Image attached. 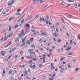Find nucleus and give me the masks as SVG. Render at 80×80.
<instances>
[{
	"instance_id": "obj_1",
	"label": "nucleus",
	"mask_w": 80,
	"mask_h": 80,
	"mask_svg": "<svg viewBox=\"0 0 80 80\" xmlns=\"http://www.w3.org/2000/svg\"><path fill=\"white\" fill-rule=\"evenodd\" d=\"M30 56L29 57H27L28 58H30V59H31V58H32L33 57H34L35 55V52H32L31 53H30Z\"/></svg>"
},
{
	"instance_id": "obj_2",
	"label": "nucleus",
	"mask_w": 80,
	"mask_h": 80,
	"mask_svg": "<svg viewBox=\"0 0 80 80\" xmlns=\"http://www.w3.org/2000/svg\"><path fill=\"white\" fill-rule=\"evenodd\" d=\"M23 30H22L21 31V33L19 34L18 35V37L20 38L21 37H22V36H23Z\"/></svg>"
},
{
	"instance_id": "obj_3",
	"label": "nucleus",
	"mask_w": 80,
	"mask_h": 80,
	"mask_svg": "<svg viewBox=\"0 0 80 80\" xmlns=\"http://www.w3.org/2000/svg\"><path fill=\"white\" fill-rule=\"evenodd\" d=\"M2 56H3L5 55L6 52L4 51H2L0 52Z\"/></svg>"
},
{
	"instance_id": "obj_4",
	"label": "nucleus",
	"mask_w": 80,
	"mask_h": 80,
	"mask_svg": "<svg viewBox=\"0 0 80 80\" xmlns=\"http://www.w3.org/2000/svg\"><path fill=\"white\" fill-rule=\"evenodd\" d=\"M25 15H26V14H24L21 18L18 19V20L17 21V22H18L20 21V20H22V18H23V17H25Z\"/></svg>"
},
{
	"instance_id": "obj_5",
	"label": "nucleus",
	"mask_w": 80,
	"mask_h": 80,
	"mask_svg": "<svg viewBox=\"0 0 80 80\" xmlns=\"http://www.w3.org/2000/svg\"><path fill=\"white\" fill-rule=\"evenodd\" d=\"M28 52L29 53H32L33 52V50L32 49H29L28 50Z\"/></svg>"
},
{
	"instance_id": "obj_6",
	"label": "nucleus",
	"mask_w": 80,
	"mask_h": 80,
	"mask_svg": "<svg viewBox=\"0 0 80 80\" xmlns=\"http://www.w3.org/2000/svg\"><path fill=\"white\" fill-rule=\"evenodd\" d=\"M23 73L24 76H28V72L27 71L24 72Z\"/></svg>"
},
{
	"instance_id": "obj_7",
	"label": "nucleus",
	"mask_w": 80,
	"mask_h": 80,
	"mask_svg": "<svg viewBox=\"0 0 80 80\" xmlns=\"http://www.w3.org/2000/svg\"><path fill=\"white\" fill-rule=\"evenodd\" d=\"M23 23H24V20H23V19H22L21 21V24H19V27H21Z\"/></svg>"
},
{
	"instance_id": "obj_8",
	"label": "nucleus",
	"mask_w": 80,
	"mask_h": 80,
	"mask_svg": "<svg viewBox=\"0 0 80 80\" xmlns=\"http://www.w3.org/2000/svg\"><path fill=\"white\" fill-rule=\"evenodd\" d=\"M42 36H43V35H46V36H48V35L47 34V33L45 32H44L43 33L41 34Z\"/></svg>"
},
{
	"instance_id": "obj_9",
	"label": "nucleus",
	"mask_w": 80,
	"mask_h": 80,
	"mask_svg": "<svg viewBox=\"0 0 80 80\" xmlns=\"http://www.w3.org/2000/svg\"><path fill=\"white\" fill-rule=\"evenodd\" d=\"M19 41V39L18 38H15V43H17Z\"/></svg>"
},
{
	"instance_id": "obj_10",
	"label": "nucleus",
	"mask_w": 80,
	"mask_h": 80,
	"mask_svg": "<svg viewBox=\"0 0 80 80\" xmlns=\"http://www.w3.org/2000/svg\"><path fill=\"white\" fill-rule=\"evenodd\" d=\"M13 32H11V34L8 35V37L10 38V37H11L12 35H13Z\"/></svg>"
},
{
	"instance_id": "obj_11",
	"label": "nucleus",
	"mask_w": 80,
	"mask_h": 80,
	"mask_svg": "<svg viewBox=\"0 0 80 80\" xmlns=\"http://www.w3.org/2000/svg\"><path fill=\"white\" fill-rule=\"evenodd\" d=\"M12 55H13V54H12L11 56H9L8 58L6 59V61H7V62H8V60H9V59H10V58H11V57L12 56Z\"/></svg>"
},
{
	"instance_id": "obj_12",
	"label": "nucleus",
	"mask_w": 80,
	"mask_h": 80,
	"mask_svg": "<svg viewBox=\"0 0 80 80\" xmlns=\"http://www.w3.org/2000/svg\"><path fill=\"white\" fill-rule=\"evenodd\" d=\"M14 19H15V17H10L9 19V21L10 22V21H11V20H14Z\"/></svg>"
},
{
	"instance_id": "obj_13",
	"label": "nucleus",
	"mask_w": 80,
	"mask_h": 80,
	"mask_svg": "<svg viewBox=\"0 0 80 80\" xmlns=\"http://www.w3.org/2000/svg\"><path fill=\"white\" fill-rule=\"evenodd\" d=\"M27 37H25L23 39H22V43H23L24 42H25V40H26V39H27Z\"/></svg>"
},
{
	"instance_id": "obj_14",
	"label": "nucleus",
	"mask_w": 80,
	"mask_h": 80,
	"mask_svg": "<svg viewBox=\"0 0 80 80\" xmlns=\"http://www.w3.org/2000/svg\"><path fill=\"white\" fill-rule=\"evenodd\" d=\"M13 72V71L12 70H10L9 71V72L8 73V75H10L12 73V72Z\"/></svg>"
},
{
	"instance_id": "obj_15",
	"label": "nucleus",
	"mask_w": 80,
	"mask_h": 80,
	"mask_svg": "<svg viewBox=\"0 0 80 80\" xmlns=\"http://www.w3.org/2000/svg\"><path fill=\"white\" fill-rule=\"evenodd\" d=\"M10 45H11V42H9L6 46L5 47H9Z\"/></svg>"
},
{
	"instance_id": "obj_16",
	"label": "nucleus",
	"mask_w": 80,
	"mask_h": 80,
	"mask_svg": "<svg viewBox=\"0 0 80 80\" xmlns=\"http://www.w3.org/2000/svg\"><path fill=\"white\" fill-rule=\"evenodd\" d=\"M2 75L3 76H5V70H3V71Z\"/></svg>"
},
{
	"instance_id": "obj_17",
	"label": "nucleus",
	"mask_w": 80,
	"mask_h": 80,
	"mask_svg": "<svg viewBox=\"0 0 80 80\" xmlns=\"http://www.w3.org/2000/svg\"><path fill=\"white\" fill-rule=\"evenodd\" d=\"M7 39H8V36H6L4 38L3 41H6Z\"/></svg>"
},
{
	"instance_id": "obj_18",
	"label": "nucleus",
	"mask_w": 80,
	"mask_h": 80,
	"mask_svg": "<svg viewBox=\"0 0 80 80\" xmlns=\"http://www.w3.org/2000/svg\"><path fill=\"white\" fill-rule=\"evenodd\" d=\"M47 57V55H46L45 54H44L43 55V57L42 58V59H45V57Z\"/></svg>"
},
{
	"instance_id": "obj_19",
	"label": "nucleus",
	"mask_w": 80,
	"mask_h": 80,
	"mask_svg": "<svg viewBox=\"0 0 80 80\" xmlns=\"http://www.w3.org/2000/svg\"><path fill=\"white\" fill-rule=\"evenodd\" d=\"M26 43H27L28 45H30V44L31 43L30 42V41L28 40L27 41Z\"/></svg>"
},
{
	"instance_id": "obj_20",
	"label": "nucleus",
	"mask_w": 80,
	"mask_h": 80,
	"mask_svg": "<svg viewBox=\"0 0 80 80\" xmlns=\"http://www.w3.org/2000/svg\"><path fill=\"white\" fill-rule=\"evenodd\" d=\"M68 2H72V3L74 2V1H73V0H68Z\"/></svg>"
},
{
	"instance_id": "obj_21",
	"label": "nucleus",
	"mask_w": 80,
	"mask_h": 80,
	"mask_svg": "<svg viewBox=\"0 0 80 80\" xmlns=\"http://www.w3.org/2000/svg\"><path fill=\"white\" fill-rule=\"evenodd\" d=\"M11 30H12V26H10L9 27V30H8V32H10Z\"/></svg>"
},
{
	"instance_id": "obj_22",
	"label": "nucleus",
	"mask_w": 80,
	"mask_h": 80,
	"mask_svg": "<svg viewBox=\"0 0 80 80\" xmlns=\"http://www.w3.org/2000/svg\"><path fill=\"white\" fill-rule=\"evenodd\" d=\"M26 45V43L25 42H24L23 44H22L21 45H20V47H23Z\"/></svg>"
},
{
	"instance_id": "obj_23",
	"label": "nucleus",
	"mask_w": 80,
	"mask_h": 80,
	"mask_svg": "<svg viewBox=\"0 0 80 80\" xmlns=\"http://www.w3.org/2000/svg\"><path fill=\"white\" fill-rule=\"evenodd\" d=\"M33 18V16H31L30 17H29L28 19V20L29 21V20H31L32 18Z\"/></svg>"
},
{
	"instance_id": "obj_24",
	"label": "nucleus",
	"mask_w": 80,
	"mask_h": 80,
	"mask_svg": "<svg viewBox=\"0 0 80 80\" xmlns=\"http://www.w3.org/2000/svg\"><path fill=\"white\" fill-rule=\"evenodd\" d=\"M37 0V1H40V3H42V1L43 0H33V2H35Z\"/></svg>"
},
{
	"instance_id": "obj_25",
	"label": "nucleus",
	"mask_w": 80,
	"mask_h": 80,
	"mask_svg": "<svg viewBox=\"0 0 80 80\" xmlns=\"http://www.w3.org/2000/svg\"><path fill=\"white\" fill-rule=\"evenodd\" d=\"M31 48H35L36 47L34 45H32L31 46Z\"/></svg>"
},
{
	"instance_id": "obj_26",
	"label": "nucleus",
	"mask_w": 80,
	"mask_h": 80,
	"mask_svg": "<svg viewBox=\"0 0 80 80\" xmlns=\"http://www.w3.org/2000/svg\"><path fill=\"white\" fill-rule=\"evenodd\" d=\"M72 48H71V47H68V49H67L66 51H69L70 50H71V49Z\"/></svg>"
},
{
	"instance_id": "obj_27",
	"label": "nucleus",
	"mask_w": 80,
	"mask_h": 80,
	"mask_svg": "<svg viewBox=\"0 0 80 80\" xmlns=\"http://www.w3.org/2000/svg\"><path fill=\"white\" fill-rule=\"evenodd\" d=\"M52 35L54 36V37H57V35L56 32L54 33V34H53Z\"/></svg>"
},
{
	"instance_id": "obj_28",
	"label": "nucleus",
	"mask_w": 80,
	"mask_h": 80,
	"mask_svg": "<svg viewBox=\"0 0 80 80\" xmlns=\"http://www.w3.org/2000/svg\"><path fill=\"white\" fill-rule=\"evenodd\" d=\"M20 14V13L16 12L15 13V15H19Z\"/></svg>"
},
{
	"instance_id": "obj_29",
	"label": "nucleus",
	"mask_w": 80,
	"mask_h": 80,
	"mask_svg": "<svg viewBox=\"0 0 80 80\" xmlns=\"http://www.w3.org/2000/svg\"><path fill=\"white\" fill-rule=\"evenodd\" d=\"M10 80H13L14 79V77L12 76L11 77H10Z\"/></svg>"
},
{
	"instance_id": "obj_30",
	"label": "nucleus",
	"mask_w": 80,
	"mask_h": 80,
	"mask_svg": "<svg viewBox=\"0 0 80 80\" xmlns=\"http://www.w3.org/2000/svg\"><path fill=\"white\" fill-rule=\"evenodd\" d=\"M32 63V60H30L28 61V63H29V64H31V63Z\"/></svg>"
},
{
	"instance_id": "obj_31",
	"label": "nucleus",
	"mask_w": 80,
	"mask_h": 80,
	"mask_svg": "<svg viewBox=\"0 0 80 80\" xmlns=\"http://www.w3.org/2000/svg\"><path fill=\"white\" fill-rule=\"evenodd\" d=\"M26 27L27 28H29V27H30V25H29L28 24H27L26 25Z\"/></svg>"
},
{
	"instance_id": "obj_32",
	"label": "nucleus",
	"mask_w": 80,
	"mask_h": 80,
	"mask_svg": "<svg viewBox=\"0 0 80 80\" xmlns=\"http://www.w3.org/2000/svg\"><path fill=\"white\" fill-rule=\"evenodd\" d=\"M33 38H30V41L33 42Z\"/></svg>"
},
{
	"instance_id": "obj_33",
	"label": "nucleus",
	"mask_w": 80,
	"mask_h": 80,
	"mask_svg": "<svg viewBox=\"0 0 80 80\" xmlns=\"http://www.w3.org/2000/svg\"><path fill=\"white\" fill-rule=\"evenodd\" d=\"M42 65H43L42 64H40L38 65V67H39V68H40L42 66Z\"/></svg>"
},
{
	"instance_id": "obj_34",
	"label": "nucleus",
	"mask_w": 80,
	"mask_h": 80,
	"mask_svg": "<svg viewBox=\"0 0 80 80\" xmlns=\"http://www.w3.org/2000/svg\"><path fill=\"white\" fill-rule=\"evenodd\" d=\"M10 9H11V8H10V9H8L6 11V12H9V10H10Z\"/></svg>"
},
{
	"instance_id": "obj_35",
	"label": "nucleus",
	"mask_w": 80,
	"mask_h": 80,
	"mask_svg": "<svg viewBox=\"0 0 80 80\" xmlns=\"http://www.w3.org/2000/svg\"><path fill=\"white\" fill-rule=\"evenodd\" d=\"M54 24L52 25V27H51V29L53 30L54 29Z\"/></svg>"
},
{
	"instance_id": "obj_36",
	"label": "nucleus",
	"mask_w": 80,
	"mask_h": 80,
	"mask_svg": "<svg viewBox=\"0 0 80 80\" xmlns=\"http://www.w3.org/2000/svg\"><path fill=\"white\" fill-rule=\"evenodd\" d=\"M59 68L60 69H61V68H62V66L61 65H59L58 66Z\"/></svg>"
},
{
	"instance_id": "obj_37",
	"label": "nucleus",
	"mask_w": 80,
	"mask_h": 80,
	"mask_svg": "<svg viewBox=\"0 0 80 80\" xmlns=\"http://www.w3.org/2000/svg\"><path fill=\"white\" fill-rule=\"evenodd\" d=\"M16 49H17V48H14L12 49V52H13V51H15V50H16Z\"/></svg>"
},
{
	"instance_id": "obj_38",
	"label": "nucleus",
	"mask_w": 80,
	"mask_h": 80,
	"mask_svg": "<svg viewBox=\"0 0 80 80\" xmlns=\"http://www.w3.org/2000/svg\"><path fill=\"white\" fill-rule=\"evenodd\" d=\"M78 40H80V34L79 33L78 34Z\"/></svg>"
},
{
	"instance_id": "obj_39",
	"label": "nucleus",
	"mask_w": 80,
	"mask_h": 80,
	"mask_svg": "<svg viewBox=\"0 0 80 80\" xmlns=\"http://www.w3.org/2000/svg\"><path fill=\"white\" fill-rule=\"evenodd\" d=\"M32 60L34 61H37V59L36 58H33Z\"/></svg>"
},
{
	"instance_id": "obj_40",
	"label": "nucleus",
	"mask_w": 80,
	"mask_h": 80,
	"mask_svg": "<svg viewBox=\"0 0 80 80\" xmlns=\"http://www.w3.org/2000/svg\"><path fill=\"white\" fill-rule=\"evenodd\" d=\"M18 27V25H16V26H15L14 27V28H15V29H16V28H17V27Z\"/></svg>"
},
{
	"instance_id": "obj_41",
	"label": "nucleus",
	"mask_w": 80,
	"mask_h": 80,
	"mask_svg": "<svg viewBox=\"0 0 80 80\" xmlns=\"http://www.w3.org/2000/svg\"><path fill=\"white\" fill-rule=\"evenodd\" d=\"M28 72H29V73H31V70H30V68H28Z\"/></svg>"
},
{
	"instance_id": "obj_42",
	"label": "nucleus",
	"mask_w": 80,
	"mask_h": 80,
	"mask_svg": "<svg viewBox=\"0 0 80 80\" xmlns=\"http://www.w3.org/2000/svg\"><path fill=\"white\" fill-rule=\"evenodd\" d=\"M68 55H69V56H72V55H73V53H69L68 54Z\"/></svg>"
},
{
	"instance_id": "obj_43",
	"label": "nucleus",
	"mask_w": 80,
	"mask_h": 80,
	"mask_svg": "<svg viewBox=\"0 0 80 80\" xmlns=\"http://www.w3.org/2000/svg\"><path fill=\"white\" fill-rule=\"evenodd\" d=\"M60 60L61 61H63V57L61 58L60 59Z\"/></svg>"
},
{
	"instance_id": "obj_44",
	"label": "nucleus",
	"mask_w": 80,
	"mask_h": 80,
	"mask_svg": "<svg viewBox=\"0 0 80 80\" xmlns=\"http://www.w3.org/2000/svg\"><path fill=\"white\" fill-rule=\"evenodd\" d=\"M36 68V66L35 65H33L32 66V68Z\"/></svg>"
},
{
	"instance_id": "obj_45",
	"label": "nucleus",
	"mask_w": 80,
	"mask_h": 80,
	"mask_svg": "<svg viewBox=\"0 0 80 80\" xmlns=\"http://www.w3.org/2000/svg\"><path fill=\"white\" fill-rule=\"evenodd\" d=\"M8 5L9 6H12V4L11 3H8Z\"/></svg>"
},
{
	"instance_id": "obj_46",
	"label": "nucleus",
	"mask_w": 80,
	"mask_h": 80,
	"mask_svg": "<svg viewBox=\"0 0 80 80\" xmlns=\"http://www.w3.org/2000/svg\"><path fill=\"white\" fill-rule=\"evenodd\" d=\"M48 24L49 25H52V23H51L50 22H48Z\"/></svg>"
},
{
	"instance_id": "obj_47",
	"label": "nucleus",
	"mask_w": 80,
	"mask_h": 80,
	"mask_svg": "<svg viewBox=\"0 0 80 80\" xmlns=\"http://www.w3.org/2000/svg\"><path fill=\"white\" fill-rule=\"evenodd\" d=\"M51 68L52 70V69H54V68H55L53 66H52L51 67Z\"/></svg>"
},
{
	"instance_id": "obj_48",
	"label": "nucleus",
	"mask_w": 80,
	"mask_h": 80,
	"mask_svg": "<svg viewBox=\"0 0 80 80\" xmlns=\"http://www.w3.org/2000/svg\"><path fill=\"white\" fill-rule=\"evenodd\" d=\"M42 40H43V39H42V38H40V39H39V42H41V41Z\"/></svg>"
},
{
	"instance_id": "obj_49",
	"label": "nucleus",
	"mask_w": 80,
	"mask_h": 80,
	"mask_svg": "<svg viewBox=\"0 0 80 80\" xmlns=\"http://www.w3.org/2000/svg\"><path fill=\"white\" fill-rule=\"evenodd\" d=\"M24 59V57H22L21 58V60H23Z\"/></svg>"
},
{
	"instance_id": "obj_50",
	"label": "nucleus",
	"mask_w": 80,
	"mask_h": 80,
	"mask_svg": "<svg viewBox=\"0 0 80 80\" xmlns=\"http://www.w3.org/2000/svg\"><path fill=\"white\" fill-rule=\"evenodd\" d=\"M70 4H68L66 6V7H70Z\"/></svg>"
},
{
	"instance_id": "obj_51",
	"label": "nucleus",
	"mask_w": 80,
	"mask_h": 80,
	"mask_svg": "<svg viewBox=\"0 0 80 80\" xmlns=\"http://www.w3.org/2000/svg\"><path fill=\"white\" fill-rule=\"evenodd\" d=\"M46 19L47 20H48V16H46Z\"/></svg>"
},
{
	"instance_id": "obj_52",
	"label": "nucleus",
	"mask_w": 80,
	"mask_h": 80,
	"mask_svg": "<svg viewBox=\"0 0 80 80\" xmlns=\"http://www.w3.org/2000/svg\"><path fill=\"white\" fill-rule=\"evenodd\" d=\"M43 42L44 43H46V42H47V40L44 39L43 40Z\"/></svg>"
},
{
	"instance_id": "obj_53",
	"label": "nucleus",
	"mask_w": 80,
	"mask_h": 80,
	"mask_svg": "<svg viewBox=\"0 0 80 80\" xmlns=\"http://www.w3.org/2000/svg\"><path fill=\"white\" fill-rule=\"evenodd\" d=\"M70 43H73V41H72V40H70Z\"/></svg>"
},
{
	"instance_id": "obj_54",
	"label": "nucleus",
	"mask_w": 80,
	"mask_h": 80,
	"mask_svg": "<svg viewBox=\"0 0 80 80\" xmlns=\"http://www.w3.org/2000/svg\"><path fill=\"white\" fill-rule=\"evenodd\" d=\"M18 56L17 55L15 56V57H14V58H18Z\"/></svg>"
},
{
	"instance_id": "obj_55",
	"label": "nucleus",
	"mask_w": 80,
	"mask_h": 80,
	"mask_svg": "<svg viewBox=\"0 0 80 80\" xmlns=\"http://www.w3.org/2000/svg\"><path fill=\"white\" fill-rule=\"evenodd\" d=\"M42 20L43 22H45V18H42Z\"/></svg>"
},
{
	"instance_id": "obj_56",
	"label": "nucleus",
	"mask_w": 80,
	"mask_h": 80,
	"mask_svg": "<svg viewBox=\"0 0 80 80\" xmlns=\"http://www.w3.org/2000/svg\"><path fill=\"white\" fill-rule=\"evenodd\" d=\"M39 20H40V22H41V21H42V18H40L39 19Z\"/></svg>"
},
{
	"instance_id": "obj_57",
	"label": "nucleus",
	"mask_w": 80,
	"mask_h": 80,
	"mask_svg": "<svg viewBox=\"0 0 80 80\" xmlns=\"http://www.w3.org/2000/svg\"><path fill=\"white\" fill-rule=\"evenodd\" d=\"M55 75H56V74L55 73L53 74L52 76L53 77H55Z\"/></svg>"
},
{
	"instance_id": "obj_58",
	"label": "nucleus",
	"mask_w": 80,
	"mask_h": 80,
	"mask_svg": "<svg viewBox=\"0 0 80 80\" xmlns=\"http://www.w3.org/2000/svg\"><path fill=\"white\" fill-rule=\"evenodd\" d=\"M58 42H61V40L60 39H58Z\"/></svg>"
},
{
	"instance_id": "obj_59",
	"label": "nucleus",
	"mask_w": 80,
	"mask_h": 80,
	"mask_svg": "<svg viewBox=\"0 0 80 80\" xmlns=\"http://www.w3.org/2000/svg\"><path fill=\"white\" fill-rule=\"evenodd\" d=\"M61 70H62V71H65V69L64 68H61Z\"/></svg>"
},
{
	"instance_id": "obj_60",
	"label": "nucleus",
	"mask_w": 80,
	"mask_h": 80,
	"mask_svg": "<svg viewBox=\"0 0 80 80\" xmlns=\"http://www.w3.org/2000/svg\"><path fill=\"white\" fill-rule=\"evenodd\" d=\"M46 23L47 25L48 23V21H46Z\"/></svg>"
},
{
	"instance_id": "obj_61",
	"label": "nucleus",
	"mask_w": 80,
	"mask_h": 80,
	"mask_svg": "<svg viewBox=\"0 0 80 80\" xmlns=\"http://www.w3.org/2000/svg\"><path fill=\"white\" fill-rule=\"evenodd\" d=\"M52 52H53V50H50L49 51V52H50V53H52Z\"/></svg>"
},
{
	"instance_id": "obj_62",
	"label": "nucleus",
	"mask_w": 80,
	"mask_h": 80,
	"mask_svg": "<svg viewBox=\"0 0 80 80\" xmlns=\"http://www.w3.org/2000/svg\"><path fill=\"white\" fill-rule=\"evenodd\" d=\"M13 51H12V50L10 51L9 52V53H12Z\"/></svg>"
},
{
	"instance_id": "obj_63",
	"label": "nucleus",
	"mask_w": 80,
	"mask_h": 80,
	"mask_svg": "<svg viewBox=\"0 0 80 80\" xmlns=\"http://www.w3.org/2000/svg\"><path fill=\"white\" fill-rule=\"evenodd\" d=\"M13 2H14V1H12L11 2V3L12 4V3H13Z\"/></svg>"
},
{
	"instance_id": "obj_64",
	"label": "nucleus",
	"mask_w": 80,
	"mask_h": 80,
	"mask_svg": "<svg viewBox=\"0 0 80 80\" xmlns=\"http://www.w3.org/2000/svg\"><path fill=\"white\" fill-rule=\"evenodd\" d=\"M29 67L30 68H32V64H30L29 65Z\"/></svg>"
}]
</instances>
